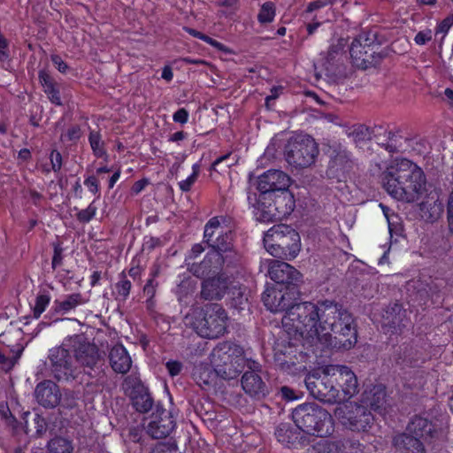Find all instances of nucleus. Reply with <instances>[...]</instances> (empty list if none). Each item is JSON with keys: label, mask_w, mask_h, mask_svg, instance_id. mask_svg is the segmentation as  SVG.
<instances>
[{"label": "nucleus", "mask_w": 453, "mask_h": 453, "mask_svg": "<svg viewBox=\"0 0 453 453\" xmlns=\"http://www.w3.org/2000/svg\"><path fill=\"white\" fill-rule=\"evenodd\" d=\"M295 288H267L263 296L265 305L273 312L285 310L282 327L289 336V344H301L319 349L334 348L350 349L357 342V326L349 312L332 302L319 304H292Z\"/></svg>", "instance_id": "nucleus-1"}, {"label": "nucleus", "mask_w": 453, "mask_h": 453, "mask_svg": "<svg viewBox=\"0 0 453 453\" xmlns=\"http://www.w3.org/2000/svg\"><path fill=\"white\" fill-rule=\"evenodd\" d=\"M305 385L314 398L328 403L350 399L358 391L356 374L345 365H326L319 375H309Z\"/></svg>", "instance_id": "nucleus-2"}, {"label": "nucleus", "mask_w": 453, "mask_h": 453, "mask_svg": "<svg viewBox=\"0 0 453 453\" xmlns=\"http://www.w3.org/2000/svg\"><path fill=\"white\" fill-rule=\"evenodd\" d=\"M383 188L393 198L407 203L419 200L426 191L420 167L407 159H395L381 175Z\"/></svg>", "instance_id": "nucleus-3"}, {"label": "nucleus", "mask_w": 453, "mask_h": 453, "mask_svg": "<svg viewBox=\"0 0 453 453\" xmlns=\"http://www.w3.org/2000/svg\"><path fill=\"white\" fill-rule=\"evenodd\" d=\"M227 316L225 310L217 303L196 307L185 316L184 323L204 338H218L226 329Z\"/></svg>", "instance_id": "nucleus-4"}, {"label": "nucleus", "mask_w": 453, "mask_h": 453, "mask_svg": "<svg viewBox=\"0 0 453 453\" xmlns=\"http://www.w3.org/2000/svg\"><path fill=\"white\" fill-rule=\"evenodd\" d=\"M264 245L270 255L285 260L295 259L302 248L299 234L287 225L271 227L265 234Z\"/></svg>", "instance_id": "nucleus-5"}, {"label": "nucleus", "mask_w": 453, "mask_h": 453, "mask_svg": "<svg viewBox=\"0 0 453 453\" xmlns=\"http://www.w3.org/2000/svg\"><path fill=\"white\" fill-rule=\"evenodd\" d=\"M292 416L296 426L307 434L324 437L334 431L331 414L315 403L299 405Z\"/></svg>", "instance_id": "nucleus-6"}, {"label": "nucleus", "mask_w": 453, "mask_h": 453, "mask_svg": "<svg viewBox=\"0 0 453 453\" xmlns=\"http://www.w3.org/2000/svg\"><path fill=\"white\" fill-rule=\"evenodd\" d=\"M334 417L346 429L353 432H367L373 421L372 415L364 404L347 402L334 410Z\"/></svg>", "instance_id": "nucleus-7"}, {"label": "nucleus", "mask_w": 453, "mask_h": 453, "mask_svg": "<svg viewBox=\"0 0 453 453\" xmlns=\"http://www.w3.org/2000/svg\"><path fill=\"white\" fill-rule=\"evenodd\" d=\"M318 146L312 137L298 134L288 140L285 149L287 162L294 167H308L315 162Z\"/></svg>", "instance_id": "nucleus-8"}, {"label": "nucleus", "mask_w": 453, "mask_h": 453, "mask_svg": "<svg viewBox=\"0 0 453 453\" xmlns=\"http://www.w3.org/2000/svg\"><path fill=\"white\" fill-rule=\"evenodd\" d=\"M408 434L397 435L394 439L395 446L400 453H425L421 440L431 432V424L427 419L416 417L407 427Z\"/></svg>", "instance_id": "nucleus-9"}, {"label": "nucleus", "mask_w": 453, "mask_h": 453, "mask_svg": "<svg viewBox=\"0 0 453 453\" xmlns=\"http://www.w3.org/2000/svg\"><path fill=\"white\" fill-rule=\"evenodd\" d=\"M232 234L230 232H223L218 235L212 242H208L213 250L209 252L201 265H192L190 270L197 277H203L205 272L213 267L219 269L225 263L227 257H232Z\"/></svg>", "instance_id": "nucleus-10"}, {"label": "nucleus", "mask_w": 453, "mask_h": 453, "mask_svg": "<svg viewBox=\"0 0 453 453\" xmlns=\"http://www.w3.org/2000/svg\"><path fill=\"white\" fill-rule=\"evenodd\" d=\"M270 200H273V203H270L266 209L260 205L257 208L256 214L261 221L281 219L290 215L296 206L294 195L288 188L273 194Z\"/></svg>", "instance_id": "nucleus-11"}, {"label": "nucleus", "mask_w": 453, "mask_h": 453, "mask_svg": "<svg viewBox=\"0 0 453 453\" xmlns=\"http://www.w3.org/2000/svg\"><path fill=\"white\" fill-rule=\"evenodd\" d=\"M49 358L51 363V371L58 380L73 379L78 373L72 347L66 346L65 340L61 347L50 350Z\"/></svg>", "instance_id": "nucleus-12"}, {"label": "nucleus", "mask_w": 453, "mask_h": 453, "mask_svg": "<svg viewBox=\"0 0 453 453\" xmlns=\"http://www.w3.org/2000/svg\"><path fill=\"white\" fill-rule=\"evenodd\" d=\"M65 344L72 347L77 366L93 368L101 359L97 347L86 342L82 335H73L66 338Z\"/></svg>", "instance_id": "nucleus-13"}, {"label": "nucleus", "mask_w": 453, "mask_h": 453, "mask_svg": "<svg viewBox=\"0 0 453 453\" xmlns=\"http://www.w3.org/2000/svg\"><path fill=\"white\" fill-rule=\"evenodd\" d=\"M291 180L285 173L280 170H269L258 177L257 188L261 192L258 203L271 199L273 194L288 188Z\"/></svg>", "instance_id": "nucleus-14"}, {"label": "nucleus", "mask_w": 453, "mask_h": 453, "mask_svg": "<svg viewBox=\"0 0 453 453\" xmlns=\"http://www.w3.org/2000/svg\"><path fill=\"white\" fill-rule=\"evenodd\" d=\"M261 266L267 268L268 275L277 284L290 287L300 281L302 278L301 273L295 267L282 261L265 259Z\"/></svg>", "instance_id": "nucleus-15"}, {"label": "nucleus", "mask_w": 453, "mask_h": 453, "mask_svg": "<svg viewBox=\"0 0 453 453\" xmlns=\"http://www.w3.org/2000/svg\"><path fill=\"white\" fill-rule=\"evenodd\" d=\"M234 354H242V351L236 346H233L229 342H223L218 345L211 353V365L216 368L237 370L234 367Z\"/></svg>", "instance_id": "nucleus-16"}, {"label": "nucleus", "mask_w": 453, "mask_h": 453, "mask_svg": "<svg viewBox=\"0 0 453 453\" xmlns=\"http://www.w3.org/2000/svg\"><path fill=\"white\" fill-rule=\"evenodd\" d=\"M35 395L37 402L46 408L57 406L61 396L58 387L50 380L39 383Z\"/></svg>", "instance_id": "nucleus-17"}, {"label": "nucleus", "mask_w": 453, "mask_h": 453, "mask_svg": "<svg viewBox=\"0 0 453 453\" xmlns=\"http://www.w3.org/2000/svg\"><path fill=\"white\" fill-rule=\"evenodd\" d=\"M239 371L238 370H231L227 372L226 369L223 368H212L209 365H201L196 368L194 375L195 378L200 385H209L211 384L217 376L221 377L225 380H231L237 376Z\"/></svg>", "instance_id": "nucleus-18"}, {"label": "nucleus", "mask_w": 453, "mask_h": 453, "mask_svg": "<svg viewBox=\"0 0 453 453\" xmlns=\"http://www.w3.org/2000/svg\"><path fill=\"white\" fill-rule=\"evenodd\" d=\"M228 280L223 275L207 279L202 287V296L205 299H221L226 295Z\"/></svg>", "instance_id": "nucleus-19"}, {"label": "nucleus", "mask_w": 453, "mask_h": 453, "mask_svg": "<svg viewBox=\"0 0 453 453\" xmlns=\"http://www.w3.org/2000/svg\"><path fill=\"white\" fill-rule=\"evenodd\" d=\"M243 390L251 396L261 397L268 393V389L261 377L255 372H246L242 378Z\"/></svg>", "instance_id": "nucleus-20"}, {"label": "nucleus", "mask_w": 453, "mask_h": 453, "mask_svg": "<svg viewBox=\"0 0 453 453\" xmlns=\"http://www.w3.org/2000/svg\"><path fill=\"white\" fill-rule=\"evenodd\" d=\"M109 359L111 368L116 372L124 374L131 368V357L122 345H116L111 348Z\"/></svg>", "instance_id": "nucleus-21"}, {"label": "nucleus", "mask_w": 453, "mask_h": 453, "mask_svg": "<svg viewBox=\"0 0 453 453\" xmlns=\"http://www.w3.org/2000/svg\"><path fill=\"white\" fill-rule=\"evenodd\" d=\"M386 390L382 385H375L363 394V403L374 411H381L385 403Z\"/></svg>", "instance_id": "nucleus-22"}, {"label": "nucleus", "mask_w": 453, "mask_h": 453, "mask_svg": "<svg viewBox=\"0 0 453 453\" xmlns=\"http://www.w3.org/2000/svg\"><path fill=\"white\" fill-rule=\"evenodd\" d=\"M84 303L85 300L81 294H72L63 300H55L52 309L58 314H66Z\"/></svg>", "instance_id": "nucleus-23"}, {"label": "nucleus", "mask_w": 453, "mask_h": 453, "mask_svg": "<svg viewBox=\"0 0 453 453\" xmlns=\"http://www.w3.org/2000/svg\"><path fill=\"white\" fill-rule=\"evenodd\" d=\"M349 51L353 64L358 68L365 69L369 63L366 58L367 51L359 40L357 39L352 42Z\"/></svg>", "instance_id": "nucleus-24"}, {"label": "nucleus", "mask_w": 453, "mask_h": 453, "mask_svg": "<svg viewBox=\"0 0 453 453\" xmlns=\"http://www.w3.org/2000/svg\"><path fill=\"white\" fill-rule=\"evenodd\" d=\"M226 295L229 296L234 307L241 310L243 309L242 305L247 301V297L238 284H234L232 281L229 282Z\"/></svg>", "instance_id": "nucleus-25"}, {"label": "nucleus", "mask_w": 453, "mask_h": 453, "mask_svg": "<svg viewBox=\"0 0 453 453\" xmlns=\"http://www.w3.org/2000/svg\"><path fill=\"white\" fill-rule=\"evenodd\" d=\"M51 300V296L49 291L42 290L40 291L35 299L34 304H32V311L34 317L38 319L46 310Z\"/></svg>", "instance_id": "nucleus-26"}, {"label": "nucleus", "mask_w": 453, "mask_h": 453, "mask_svg": "<svg viewBox=\"0 0 453 453\" xmlns=\"http://www.w3.org/2000/svg\"><path fill=\"white\" fill-rule=\"evenodd\" d=\"M225 232L224 227L220 225L219 219L215 217L211 219L204 227V239L206 242H212L216 234L219 235Z\"/></svg>", "instance_id": "nucleus-27"}, {"label": "nucleus", "mask_w": 453, "mask_h": 453, "mask_svg": "<svg viewBox=\"0 0 453 453\" xmlns=\"http://www.w3.org/2000/svg\"><path fill=\"white\" fill-rule=\"evenodd\" d=\"M48 448L50 453H72L73 451L71 442L64 438L52 439Z\"/></svg>", "instance_id": "nucleus-28"}, {"label": "nucleus", "mask_w": 453, "mask_h": 453, "mask_svg": "<svg viewBox=\"0 0 453 453\" xmlns=\"http://www.w3.org/2000/svg\"><path fill=\"white\" fill-rule=\"evenodd\" d=\"M275 435L278 441L285 445L292 444L296 439V434L287 425L279 426Z\"/></svg>", "instance_id": "nucleus-29"}, {"label": "nucleus", "mask_w": 453, "mask_h": 453, "mask_svg": "<svg viewBox=\"0 0 453 453\" xmlns=\"http://www.w3.org/2000/svg\"><path fill=\"white\" fill-rule=\"evenodd\" d=\"M275 17V7L271 2L265 3L259 11L257 19L262 24L270 23L274 19Z\"/></svg>", "instance_id": "nucleus-30"}, {"label": "nucleus", "mask_w": 453, "mask_h": 453, "mask_svg": "<svg viewBox=\"0 0 453 453\" xmlns=\"http://www.w3.org/2000/svg\"><path fill=\"white\" fill-rule=\"evenodd\" d=\"M88 140L91 149L97 157H103L106 156L104 144L101 141V136L97 132H91Z\"/></svg>", "instance_id": "nucleus-31"}, {"label": "nucleus", "mask_w": 453, "mask_h": 453, "mask_svg": "<svg viewBox=\"0 0 453 453\" xmlns=\"http://www.w3.org/2000/svg\"><path fill=\"white\" fill-rule=\"evenodd\" d=\"M200 173V166L198 164L192 165V173L185 180L179 182V187L181 191L188 192L191 189L194 183L196 181Z\"/></svg>", "instance_id": "nucleus-32"}, {"label": "nucleus", "mask_w": 453, "mask_h": 453, "mask_svg": "<svg viewBox=\"0 0 453 453\" xmlns=\"http://www.w3.org/2000/svg\"><path fill=\"white\" fill-rule=\"evenodd\" d=\"M323 447V452L319 453H362V445L357 443L353 447L352 451H343L338 443L335 442H326Z\"/></svg>", "instance_id": "nucleus-33"}, {"label": "nucleus", "mask_w": 453, "mask_h": 453, "mask_svg": "<svg viewBox=\"0 0 453 453\" xmlns=\"http://www.w3.org/2000/svg\"><path fill=\"white\" fill-rule=\"evenodd\" d=\"M187 31L192 36H194L196 38H198V39L207 42L208 44L211 45L212 47H214V48H216L218 50H225V47H224V45L221 42H218V41L209 37L208 35H205L202 34L199 31H196V30L192 29V28H188Z\"/></svg>", "instance_id": "nucleus-34"}, {"label": "nucleus", "mask_w": 453, "mask_h": 453, "mask_svg": "<svg viewBox=\"0 0 453 453\" xmlns=\"http://www.w3.org/2000/svg\"><path fill=\"white\" fill-rule=\"evenodd\" d=\"M434 33L431 29L426 28L417 33L414 37V42L417 45H426L433 39Z\"/></svg>", "instance_id": "nucleus-35"}, {"label": "nucleus", "mask_w": 453, "mask_h": 453, "mask_svg": "<svg viewBox=\"0 0 453 453\" xmlns=\"http://www.w3.org/2000/svg\"><path fill=\"white\" fill-rule=\"evenodd\" d=\"M130 288H131V282L129 280H120L116 285V290H117L118 296L122 299H126L129 295Z\"/></svg>", "instance_id": "nucleus-36"}, {"label": "nucleus", "mask_w": 453, "mask_h": 453, "mask_svg": "<svg viewBox=\"0 0 453 453\" xmlns=\"http://www.w3.org/2000/svg\"><path fill=\"white\" fill-rule=\"evenodd\" d=\"M84 185L89 192L99 196V182L95 176H89L84 180Z\"/></svg>", "instance_id": "nucleus-37"}, {"label": "nucleus", "mask_w": 453, "mask_h": 453, "mask_svg": "<svg viewBox=\"0 0 453 453\" xmlns=\"http://www.w3.org/2000/svg\"><path fill=\"white\" fill-rule=\"evenodd\" d=\"M96 208L90 204L87 209L79 212L78 219L81 221L88 222L96 215Z\"/></svg>", "instance_id": "nucleus-38"}, {"label": "nucleus", "mask_w": 453, "mask_h": 453, "mask_svg": "<svg viewBox=\"0 0 453 453\" xmlns=\"http://www.w3.org/2000/svg\"><path fill=\"white\" fill-rule=\"evenodd\" d=\"M45 93L48 95V97L49 99L55 104L57 105H60L61 104V101H60V96H59V94H58V91L56 90V88H54V85H47L46 87V90H44Z\"/></svg>", "instance_id": "nucleus-39"}, {"label": "nucleus", "mask_w": 453, "mask_h": 453, "mask_svg": "<svg viewBox=\"0 0 453 453\" xmlns=\"http://www.w3.org/2000/svg\"><path fill=\"white\" fill-rule=\"evenodd\" d=\"M165 366H166V369H167L169 374L172 377L178 375L182 369L181 363H180L178 361H168L166 363Z\"/></svg>", "instance_id": "nucleus-40"}, {"label": "nucleus", "mask_w": 453, "mask_h": 453, "mask_svg": "<svg viewBox=\"0 0 453 453\" xmlns=\"http://www.w3.org/2000/svg\"><path fill=\"white\" fill-rule=\"evenodd\" d=\"M18 357H6L5 354L0 352V364L5 370H10L17 362Z\"/></svg>", "instance_id": "nucleus-41"}, {"label": "nucleus", "mask_w": 453, "mask_h": 453, "mask_svg": "<svg viewBox=\"0 0 453 453\" xmlns=\"http://www.w3.org/2000/svg\"><path fill=\"white\" fill-rule=\"evenodd\" d=\"M188 112L184 108L179 109L173 115V119L176 123L185 124L188 120Z\"/></svg>", "instance_id": "nucleus-42"}, {"label": "nucleus", "mask_w": 453, "mask_h": 453, "mask_svg": "<svg viewBox=\"0 0 453 453\" xmlns=\"http://www.w3.org/2000/svg\"><path fill=\"white\" fill-rule=\"evenodd\" d=\"M282 397L287 401L297 400L301 397L300 395L296 394L293 389L288 387H282L280 389Z\"/></svg>", "instance_id": "nucleus-43"}, {"label": "nucleus", "mask_w": 453, "mask_h": 453, "mask_svg": "<svg viewBox=\"0 0 453 453\" xmlns=\"http://www.w3.org/2000/svg\"><path fill=\"white\" fill-rule=\"evenodd\" d=\"M50 162L52 165V169L54 171H58L62 165V157L58 151L53 150L50 154Z\"/></svg>", "instance_id": "nucleus-44"}, {"label": "nucleus", "mask_w": 453, "mask_h": 453, "mask_svg": "<svg viewBox=\"0 0 453 453\" xmlns=\"http://www.w3.org/2000/svg\"><path fill=\"white\" fill-rule=\"evenodd\" d=\"M333 0H317L311 2L307 6V12H312L315 10L320 9L327 4H331Z\"/></svg>", "instance_id": "nucleus-45"}, {"label": "nucleus", "mask_w": 453, "mask_h": 453, "mask_svg": "<svg viewBox=\"0 0 453 453\" xmlns=\"http://www.w3.org/2000/svg\"><path fill=\"white\" fill-rule=\"evenodd\" d=\"M0 413L2 414L3 418L7 421L9 425H11L12 427H14V418L11 414L9 408L6 405H0Z\"/></svg>", "instance_id": "nucleus-46"}, {"label": "nucleus", "mask_w": 453, "mask_h": 453, "mask_svg": "<svg viewBox=\"0 0 453 453\" xmlns=\"http://www.w3.org/2000/svg\"><path fill=\"white\" fill-rule=\"evenodd\" d=\"M142 399H143V403H142V406H139V403L137 400H135L134 405L136 406V409L139 411L145 412L151 408L152 401L150 400V398L148 395L143 396Z\"/></svg>", "instance_id": "nucleus-47"}, {"label": "nucleus", "mask_w": 453, "mask_h": 453, "mask_svg": "<svg viewBox=\"0 0 453 453\" xmlns=\"http://www.w3.org/2000/svg\"><path fill=\"white\" fill-rule=\"evenodd\" d=\"M7 46V40L0 35V61H4L8 58Z\"/></svg>", "instance_id": "nucleus-48"}, {"label": "nucleus", "mask_w": 453, "mask_h": 453, "mask_svg": "<svg viewBox=\"0 0 453 453\" xmlns=\"http://www.w3.org/2000/svg\"><path fill=\"white\" fill-rule=\"evenodd\" d=\"M203 251V248L201 244H195L188 256V258H187V261H189L191 259H195L196 257H197L200 254H202ZM188 265H190V262H188Z\"/></svg>", "instance_id": "nucleus-49"}, {"label": "nucleus", "mask_w": 453, "mask_h": 453, "mask_svg": "<svg viewBox=\"0 0 453 453\" xmlns=\"http://www.w3.org/2000/svg\"><path fill=\"white\" fill-rule=\"evenodd\" d=\"M149 181L146 179L137 180L134 183L131 191L134 195H137L142 192L148 185Z\"/></svg>", "instance_id": "nucleus-50"}, {"label": "nucleus", "mask_w": 453, "mask_h": 453, "mask_svg": "<svg viewBox=\"0 0 453 453\" xmlns=\"http://www.w3.org/2000/svg\"><path fill=\"white\" fill-rule=\"evenodd\" d=\"M51 60L55 66L58 69L61 73H65L67 70V65L62 60V58L58 56H52Z\"/></svg>", "instance_id": "nucleus-51"}, {"label": "nucleus", "mask_w": 453, "mask_h": 453, "mask_svg": "<svg viewBox=\"0 0 453 453\" xmlns=\"http://www.w3.org/2000/svg\"><path fill=\"white\" fill-rule=\"evenodd\" d=\"M448 218H449V229L453 233V193L451 194L449 200Z\"/></svg>", "instance_id": "nucleus-52"}, {"label": "nucleus", "mask_w": 453, "mask_h": 453, "mask_svg": "<svg viewBox=\"0 0 453 453\" xmlns=\"http://www.w3.org/2000/svg\"><path fill=\"white\" fill-rule=\"evenodd\" d=\"M452 25V21L449 19H445L437 27L436 33H447Z\"/></svg>", "instance_id": "nucleus-53"}, {"label": "nucleus", "mask_w": 453, "mask_h": 453, "mask_svg": "<svg viewBox=\"0 0 453 453\" xmlns=\"http://www.w3.org/2000/svg\"><path fill=\"white\" fill-rule=\"evenodd\" d=\"M81 132L80 128L77 127H71L67 133L65 134L70 141L76 140L80 137Z\"/></svg>", "instance_id": "nucleus-54"}, {"label": "nucleus", "mask_w": 453, "mask_h": 453, "mask_svg": "<svg viewBox=\"0 0 453 453\" xmlns=\"http://www.w3.org/2000/svg\"><path fill=\"white\" fill-rule=\"evenodd\" d=\"M154 426H155V424H150V426H149V433L151 434L152 437H154V438H162V437L166 436L169 434V429L165 430V431H160V432L154 431L153 430L154 429Z\"/></svg>", "instance_id": "nucleus-55"}, {"label": "nucleus", "mask_w": 453, "mask_h": 453, "mask_svg": "<svg viewBox=\"0 0 453 453\" xmlns=\"http://www.w3.org/2000/svg\"><path fill=\"white\" fill-rule=\"evenodd\" d=\"M162 79L165 80L166 81H171L173 78V73L172 68L169 65H165L162 70L161 74Z\"/></svg>", "instance_id": "nucleus-56"}, {"label": "nucleus", "mask_w": 453, "mask_h": 453, "mask_svg": "<svg viewBox=\"0 0 453 453\" xmlns=\"http://www.w3.org/2000/svg\"><path fill=\"white\" fill-rule=\"evenodd\" d=\"M39 78H40V81H41L44 90H46V87L48 84L53 85V83L50 81V76L47 73H45L44 72L40 73Z\"/></svg>", "instance_id": "nucleus-57"}, {"label": "nucleus", "mask_w": 453, "mask_h": 453, "mask_svg": "<svg viewBox=\"0 0 453 453\" xmlns=\"http://www.w3.org/2000/svg\"><path fill=\"white\" fill-rule=\"evenodd\" d=\"M186 136H187V134L184 132L179 131V132H176L173 134H172V136L170 137L169 140L171 142H179V141L184 140L186 138Z\"/></svg>", "instance_id": "nucleus-58"}, {"label": "nucleus", "mask_w": 453, "mask_h": 453, "mask_svg": "<svg viewBox=\"0 0 453 453\" xmlns=\"http://www.w3.org/2000/svg\"><path fill=\"white\" fill-rule=\"evenodd\" d=\"M120 170H117L109 180V188H112L115 183L119 180Z\"/></svg>", "instance_id": "nucleus-59"}, {"label": "nucleus", "mask_w": 453, "mask_h": 453, "mask_svg": "<svg viewBox=\"0 0 453 453\" xmlns=\"http://www.w3.org/2000/svg\"><path fill=\"white\" fill-rule=\"evenodd\" d=\"M229 157H230V154H226V155H224V156H221V157H218V158L213 162V164H212V165H211V169H212V170H214V171H216V170H217V166H218L220 163H222V162H224V161L227 160V159L229 158Z\"/></svg>", "instance_id": "nucleus-60"}, {"label": "nucleus", "mask_w": 453, "mask_h": 453, "mask_svg": "<svg viewBox=\"0 0 453 453\" xmlns=\"http://www.w3.org/2000/svg\"><path fill=\"white\" fill-rule=\"evenodd\" d=\"M279 94H278V88H273L272 90V94L268 96H266L265 98V101H266V104L268 105L270 104V102L272 100H274L278 97Z\"/></svg>", "instance_id": "nucleus-61"}, {"label": "nucleus", "mask_w": 453, "mask_h": 453, "mask_svg": "<svg viewBox=\"0 0 453 453\" xmlns=\"http://www.w3.org/2000/svg\"><path fill=\"white\" fill-rule=\"evenodd\" d=\"M152 280H150L147 284L144 286V292L147 293L148 295H152L153 294V285H152Z\"/></svg>", "instance_id": "nucleus-62"}, {"label": "nucleus", "mask_w": 453, "mask_h": 453, "mask_svg": "<svg viewBox=\"0 0 453 453\" xmlns=\"http://www.w3.org/2000/svg\"><path fill=\"white\" fill-rule=\"evenodd\" d=\"M319 25H320L319 22L309 24L307 26V30H308L309 35H312L316 31V29L319 27Z\"/></svg>", "instance_id": "nucleus-63"}, {"label": "nucleus", "mask_w": 453, "mask_h": 453, "mask_svg": "<svg viewBox=\"0 0 453 453\" xmlns=\"http://www.w3.org/2000/svg\"><path fill=\"white\" fill-rule=\"evenodd\" d=\"M444 95L446 98L449 101V103L453 105V90L450 88H446L444 91Z\"/></svg>", "instance_id": "nucleus-64"}]
</instances>
